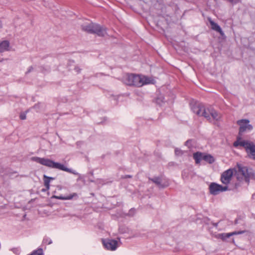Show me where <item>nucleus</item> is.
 <instances>
[{
	"mask_svg": "<svg viewBox=\"0 0 255 255\" xmlns=\"http://www.w3.org/2000/svg\"><path fill=\"white\" fill-rule=\"evenodd\" d=\"M77 196L76 193H73L72 194H71L70 195H68L66 197H63V196H53L52 198L61 199V200H71L73 197Z\"/></svg>",
	"mask_w": 255,
	"mask_h": 255,
	"instance_id": "obj_16",
	"label": "nucleus"
},
{
	"mask_svg": "<svg viewBox=\"0 0 255 255\" xmlns=\"http://www.w3.org/2000/svg\"><path fill=\"white\" fill-rule=\"evenodd\" d=\"M102 243L105 248L109 251H115L120 245V241L106 239L102 240Z\"/></svg>",
	"mask_w": 255,
	"mask_h": 255,
	"instance_id": "obj_9",
	"label": "nucleus"
},
{
	"mask_svg": "<svg viewBox=\"0 0 255 255\" xmlns=\"http://www.w3.org/2000/svg\"><path fill=\"white\" fill-rule=\"evenodd\" d=\"M212 109L206 108L204 106L200 104L196 105L192 107L193 112L197 116L204 117L208 120H211L210 113Z\"/></svg>",
	"mask_w": 255,
	"mask_h": 255,
	"instance_id": "obj_6",
	"label": "nucleus"
},
{
	"mask_svg": "<svg viewBox=\"0 0 255 255\" xmlns=\"http://www.w3.org/2000/svg\"><path fill=\"white\" fill-rule=\"evenodd\" d=\"M204 153L196 152L193 154V158L197 164L200 163L201 160H203Z\"/></svg>",
	"mask_w": 255,
	"mask_h": 255,
	"instance_id": "obj_13",
	"label": "nucleus"
},
{
	"mask_svg": "<svg viewBox=\"0 0 255 255\" xmlns=\"http://www.w3.org/2000/svg\"><path fill=\"white\" fill-rule=\"evenodd\" d=\"M203 160L208 163L211 164L215 161V158L210 154L204 153Z\"/></svg>",
	"mask_w": 255,
	"mask_h": 255,
	"instance_id": "obj_15",
	"label": "nucleus"
},
{
	"mask_svg": "<svg viewBox=\"0 0 255 255\" xmlns=\"http://www.w3.org/2000/svg\"><path fill=\"white\" fill-rule=\"evenodd\" d=\"M234 175L236 176L235 169L230 168L225 171L221 176L222 183L226 185V186L229 184L231 182Z\"/></svg>",
	"mask_w": 255,
	"mask_h": 255,
	"instance_id": "obj_8",
	"label": "nucleus"
},
{
	"mask_svg": "<svg viewBox=\"0 0 255 255\" xmlns=\"http://www.w3.org/2000/svg\"><path fill=\"white\" fill-rule=\"evenodd\" d=\"M210 117L211 118V120H214L215 121H219L221 118L220 115L218 114L217 112L212 109L211 111Z\"/></svg>",
	"mask_w": 255,
	"mask_h": 255,
	"instance_id": "obj_14",
	"label": "nucleus"
},
{
	"mask_svg": "<svg viewBox=\"0 0 255 255\" xmlns=\"http://www.w3.org/2000/svg\"><path fill=\"white\" fill-rule=\"evenodd\" d=\"M151 180L154 183H155L156 184H157V185H158L159 186L165 187V186H168V184H166L163 185L162 184V180L160 178L156 177V178H154L151 179Z\"/></svg>",
	"mask_w": 255,
	"mask_h": 255,
	"instance_id": "obj_18",
	"label": "nucleus"
},
{
	"mask_svg": "<svg viewBox=\"0 0 255 255\" xmlns=\"http://www.w3.org/2000/svg\"><path fill=\"white\" fill-rule=\"evenodd\" d=\"M236 173L238 180L240 182L245 181L247 183L249 182L251 173L247 167L238 165V171L236 170Z\"/></svg>",
	"mask_w": 255,
	"mask_h": 255,
	"instance_id": "obj_5",
	"label": "nucleus"
},
{
	"mask_svg": "<svg viewBox=\"0 0 255 255\" xmlns=\"http://www.w3.org/2000/svg\"><path fill=\"white\" fill-rule=\"evenodd\" d=\"M209 189L211 194L217 195L220 192L227 191L228 187L227 186H223L221 185L213 182L210 184Z\"/></svg>",
	"mask_w": 255,
	"mask_h": 255,
	"instance_id": "obj_10",
	"label": "nucleus"
},
{
	"mask_svg": "<svg viewBox=\"0 0 255 255\" xmlns=\"http://www.w3.org/2000/svg\"><path fill=\"white\" fill-rule=\"evenodd\" d=\"M19 117L20 119L22 120H25L26 118V114L24 113L21 114Z\"/></svg>",
	"mask_w": 255,
	"mask_h": 255,
	"instance_id": "obj_22",
	"label": "nucleus"
},
{
	"mask_svg": "<svg viewBox=\"0 0 255 255\" xmlns=\"http://www.w3.org/2000/svg\"><path fill=\"white\" fill-rule=\"evenodd\" d=\"M245 231H238V232H232V233H229V234H230V236L231 237L232 236H234V235H240V234H242L244 233H245Z\"/></svg>",
	"mask_w": 255,
	"mask_h": 255,
	"instance_id": "obj_21",
	"label": "nucleus"
},
{
	"mask_svg": "<svg viewBox=\"0 0 255 255\" xmlns=\"http://www.w3.org/2000/svg\"><path fill=\"white\" fill-rule=\"evenodd\" d=\"M240 0H229V1L233 3H237L240 1Z\"/></svg>",
	"mask_w": 255,
	"mask_h": 255,
	"instance_id": "obj_24",
	"label": "nucleus"
},
{
	"mask_svg": "<svg viewBox=\"0 0 255 255\" xmlns=\"http://www.w3.org/2000/svg\"><path fill=\"white\" fill-rule=\"evenodd\" d=\"M74 70L76 72H77V73H79L81 72L82 69L79 67H76L74 69Z\"/></svg>",
	"mask_w": 255,
	"mask_h": 255,
	"instance_id": "obj_23",
	"label": "nucleus"
},
{
	"mask_svg": "<svg viewBox=\"0 0 255 255\" xmlns=\"http://www.w3.org/2000/svg\"><path fill=\"white\" fill-rule=\"evenodd\" d=\"M230 237V236L229 233L219 234L216 236L217 238L221 239L224 241H226L227 238H229Z\"/></svg>",
	"mask_w": 255,
	"mask_h": 255,
	"instance_id": "obj_19",
	"label": "nucleus"
},
{
	"mask_svg": "<svg viewBox=\"0 0 255 255\" xmlns=\"http://www.w3.org/2000/svg\"><path fill=\"white\" fill-rule=\"evenodd\" d=\"M175 153L177 156H181L184 153V151L178 148L175 149Z\"/></svg>",
	"mask_w": 255,
	"mask_h": 255,
	"instance_id": "obj_20",
	"label": "nucleus"
},
{
	"mask_svg": "<svg viewBox=\"0 0 255 255\" xmlns=\"http://www.w3.org/2000/svg\"><path fill=\"white\" fill-rule=\"evenodd\" d=\"M237 124L239 126V136H241L242 133L246 131H250L253 130V126L250 124V121L248 119H242L237 122Z\"/></svg>",
	"mask_w": 255,
	"mask_h": 255,
	"instance_id": "obj_7",
	"label": "nucleus"
},
{
	"mask_svg": "<svg viewBox=\"0 0 255 255\" xmlns=\"http://www.w3.org/2000/svg\"><path fill=\"white\" fill-rule=\"evenodd\" d=\"M32 161H35L42 165L53 168L58 169L64 171L76 174L77 173L72 170L66 167L64 165L47 158H40L38 157H33L31 158Z\"/></svg>",
	"mask_w": 255,
	"mask_h": 255,
	"instance_id": "obj_2",
	"label": "nucleus"
},
{
	"mask_svg": "<svg viewBox=\"0 0 255 255\" xmlns=\"http://www.w3.org/2000/svg\"><path fill=\"white\" fill-rule=\"evenodd\" d=\"M44 185L46 186L47 190L49 189L50 187V181L51 180H53L54 178L52 177H48L46 175H44Z\"/></svg>",
	"mask_w": 255,
	"mask_h": 255,
	"instance_id": "obj_17",
	"label": "nucleus"
},
{
	"mask_svg": "<svg viewBox=\"0 0 255 255\" xmlns=\"http://www.w3.org/2000/svg\"><path fill=\"white\" fill-rule=\"evenodd\" d=\"M209 21L210 22L212 29L219 32L222 36L224 35V32L222 31L221 28L217 23L213 21L211 18H209Z\"/></svg>",
	"mask_w": 255,
	"mask_h": 255,
	"instance_id": "obj_12",
	"label": "nucleus"
},
{
	"mask_svg": "<svg viewBox=\"0 0 255 255\" xmlns=\"http://www.w3.org/2000/svg\"><path fill=\"white\" fill-rule=\"evenodd\" d=\"M234 146L235 147H243L248 156L254 160H255V143L252 141L243 140L241 137H238L237 140L234 142Z\"/></svg>",
	"mask_w": 255,
	"mask_h": 255,
	"instance_id": "obj_3",
	"label": "nucleus"
},
{
	"mask_svg": "<svg viewBox=\"0 0 255 255\" xmlns=\"http://www.w3.org/2000/svg\"><path fill=\"white\" fill-rule=\"evenodd\" d=\"M82 28L85 31L91 33H96L100 36H105L107 34L105 27L92 22L83 24Z\"/></svg>",
	"mask_w": 255,
	"mask_h": 255,
	"instance_id": "obj_4",
	"label": "nucleus"
},
{
	"mask_svg": "<svg viewBox=\"0 0 255 255\" xmlns=\"http://www.w3.org/2000/svg\"><path fill=\"white\" fill-rule=\"evenodd\" d=\"M11 47L9 42L7 40L0 41V53L5 51H10Z\"/></svg>",
	"mask_w": 255,
	"mask_h": 255,
	"instance_id": "obj_11",
	"label": "nucleus"
},
{
	"mask_svg": "<svg viewBox=\"0 0 255 255\" xmlns=\"http://www.w3.org/2000/svg\"><path fill=\"white\" fill-rule=\"evenodd\" d=\"M123 81L128 86L137 87H141L144 85L154 84L155 82L152 77L135 74H126L123 77Z\"/></svg>",
	"mask_w": 255,
	"mask_h": 255,
	"instance_id": "obj_1",
	"label": "nucleus"
}]
</instances>
